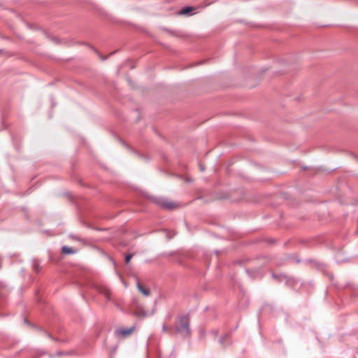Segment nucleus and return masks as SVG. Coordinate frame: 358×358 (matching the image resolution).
<instances>
[{
    "label": "nucleus",
    "mask_w": 358,
    "mask_h": 358,
    "mask_svg": "<svg viewBox=\"0 0 358 358\" xmlns=\"http://www.w3.org/2000/svg\"><path fill=\"white\" fill-rule=\"evenodd\" d=\"M135 330V326L126 329H119L116 331V334L122 337H127L131 335Z\"/></svg>",
    "instance_id": "7ed1b4c3"
},
{
    "label": "nucleus",
    "mask_w": 358,
    "mask_h": 358,
    "mask_svg": "<svg viewBox=\"0 0 358 358\" xmlns=\"http://www.w3.org/2000/svg\"><path fill=\"white\" fill-rule=\"evenodd\" d=\"M34 269H35L36 271H38V268H39V265H38V264L37 262H35V263H34Z\"/></svg>",
    "instance_id": "9d476101"
},
{
    "label": "nucleus",
    "mask_w": 358,
    "mask_h": 358,
    "mask_svg": "<svg viewBox=\"0 0 358 358\" xmlns=\"http://www.w3.org/2000/svg\"><path fill=\"white\" fill-rule=\"evenodd\" d=\"M62 250L64 254L71 255L76 253L75 250H73L72 248H69L67 246H63Z\"/></svg>",
    "instance_id": "0eeeda50"
},
{
    "label": "nucleus",
    "mask_w": 358,
    "mask_h": 358,
    "mask_svg": "<svg viewBox=\"0 0 358 358\" xmlns=\"http://www.w3.org/2000/svg\"><path fill=\"white\" fill-rule=\"evenodd\" d=\"M1 50H0V52H1Z\"/></svg>",
    "instance_id": "ddd939ff"
},
{
    "label": "nucleus",
    "mask_w": 358,
    "mask_h": 358,
    "mask_svg": "<svg viewBox=\"0 0 358 358\" xmlns=\"http://www.w3.org/2000/svg\"><path fill=\"white\" fill-rule=\"evenodd\" d=\"M98 289H99V291L100 292L101 294H102L103 296H105V297L106 298V299L108 301H110L111 300V298H110V291L106 287L100 286L98 288Z\"/></svg>",
    "instance_id": "39448f33"
},
{
    "label": "nucleus",
    "mask_w": 358,
    "mask_h": 358,
    "mask_svg": "<svg viewBox=\"0 0 358 358\" xmlns=\"http://www.w3.org/2000/svg\"><path fill=\"white\" fill-rule=\"evenodd\" d=\"M132 314L138 317H146L150 315L149 313L141 306L136 299L132 301Z\"/></svg>",
    "instance_id": "f03ea898"
},
{
    "label": "nucleus",
    "mask_w": 358,
    "mask_h": 358,
    "mask_svg": "<svg viewBox=\"0 0 358 358\" xmlns=\"http://www.w3.org/2000/svg\"><path fill=\"white\" fill-rule=\"evenodd\" d=\"M201 171H203V166H201Z\"/></svg>",
    "instance_id": "f8f14e48"
},
{
    "label": "nucleus",
    "mask_w": 358,
    "mask_h": 358,
    "mask_svg": "<svg viewBox=\"0 0 358 358\" xmlns=\"http://www.w3.org/2000/svg\"><path fill=\"white\" fill-rule=\"evenodd\" d=\"M193 10H194L193 7L187 6V7L183 8L180 11V14H181V15H187V14H189L190 12H192Z\"/></svg>",
    "instance_id": "6e6552de"
},
{
    "label": "nucleus",
    "mask_w": 358,
    "mask_h": 358,
    "mask_svg": "<svg viewBox=\"0 0 358 358\" xmlns=\"http://www.w3.org/2000/svg\"><path fill=\"white\" fill-rule=\"evenodd\" d=\"M132 257H133V255H131V254H127V255H125V262H126L127 264L129 263V262H130V260L131 259Z\"/></svg>",
    "instance_id": "1a4fd4ad"
},
{
    "label": "nucleus",
    "mask_w": 358,
    "mask_h": 358,
    "mask_svg": "<svg viewBox=\"0 0 358 358\" xmlns=\"http://www.w3.org/2000/svg\"><path fill=\"white\" fill-rule=\"evenodd\" d=\"M162 207L166 209H173L177 207V205L173 202L164 200L160 203Z\"/></svg>",
    "instance_id": "423d86ee"
},
{
    "label": "nucleus",
    "mask_w": 358,
    "mask_h": 358,
    "mask_svg": "<svg viewBox=\"0 0 358 358\" xmlns=\"http://www.w3.org/2000/svg\"><path fill=\"white\" fill-rule=\"evenodd\" d=\"M176 329V331L181 336H188L190 334L189 317L185 315L180 317Z\"/></svg>",
    "instance_id": "f257e3e1"
},
{
    "label": "nucleus",
    "mask_w": 358,
    "mask_h": 358,
    "mask_svg": "<svg viewBox=\"0 0 358 358\" xmlns=\"http://www.w3.org/2000/svg\"><path fill=\"white\" fill-rule=\"evenodd\" d=\"M136 287L138 290L145 296H148L150 294V289L140 282L139 281L137 282Z\"/></svg>",
    "instance_id": "20e7f679"
},
{
    "label": "nucleus",
    "mask_w": 358,
    "mask_h": 358,
    "mask_svg": "<svg viewBox=\"0 0 358 358\" xmlns=\"http://www.w3.org/2000/svg\"><path fill=\"white\" fill-rule=\"evenodd\" d=\"M169 329V327H167L166 325H163V327H162V330H163L164 331H167Z\"/></svg>",
    "instance_id": "9b49d317"
}]
</instances>
